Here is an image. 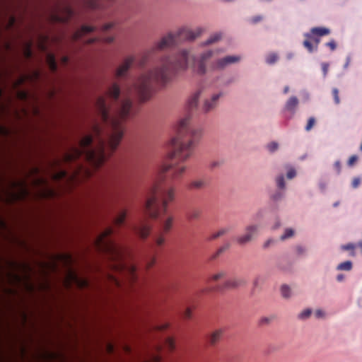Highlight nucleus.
Returning <instances> with one entry per match:
<instances>
[{
  "label": "nucleus",
  "instance_id": "680f3d73",
  "mask_svg": "<svg viewBox=\"0 0 362 362\" xmlns=\"http://www.w3.org/2000/svg\"><path fill=\"white\" fill-rule=\"evenodd\" d=\"M296 250L298 254L301 255L305 252V248L303 246H297Z\"/></svg>",
  "mask_w": 362,
  "mask_h": 362
},
{
  "label": "nucleus",
  "instance_id": "c03bdc74",
  "mask_svg": "<svg viewBox=\"0 0 362 362\" xmlns=\"http://www.w3.org/2000/svg\"><path fill=\"white\" fill-rule=\"evenodd\" d=\"M162 359V356L160 354H155L152 356V358L149 361H145V362H160Z\"/></svg>",
  "mask_w": 362,
  "mask_h": 362
},
{
  "label": "nucleus",
  "instance_id": "72a5a7b5",
  "mask_svg": "<svg viewBox=\"0 0 362 362\" xmlns=\"http://www.w3.org/2000/svg\"><path fill=\"white\" fill-rule=\"evenodd\" d=\"M230 247V244L229 243H226V245H224L223 246L221 247L212 256V259H215L216 258L218 255H220L222 252H223L224 251H226L227 249H228Z\"/></svg>",
  "mask_w": 362,
  "mask_h": 362
},
{
  "label": "nucleus",
  "instance_id": "cd10ccee",
  "mask_svg": "<svg viewBox=\"0 0 362 362\" xmlns=\"http://www.w3.org/2000/svg\"><path fill=\"white\" fill-rule=\"evenodd\" d=\"M221 38V33H217L212 35L204 43V45H210L218 41Z\"/></svg>",
  "mask_w": 362,
  "mask_h": 362
},
{
  "label": "nucleus",
  "instance_id": "49530a36",
  "mask_svg": "<svg viewBox=\"0 0 362 362\" xmlns=\"http://www.w3.org/2000/svg\"><path fill=\"white\" fill-rule=\"evenodd\" d=\"M66 177V173L64 170H62L59 173H57L54 175V177L57 180L63 179V178H65Z\"/></svg>",
  "mask_w": 362,
  "mask_h": 362
},
{
  "label": "nucleus",
  "instance_id": "a211bd4d",
  "mask_svg": "<svg viewBox=\"0 0 362 362\" xmlns=\"http://www.w3.org/2000/svg\"><path fill=\"white\" fill-rule=\"evenodd\" d=\"M223 334V329H218L214 331L209 337V341L211 345L216 344L220 341Z\"/></svg>",
  "mask_w": 362,
  "mask_h": 362
},
{
  "label": "nucleus",
  "instance_id": "338daca9",
  "mask_svg": "<svg viewBox=\"0 0 362 362\" xmlns=\"http://www.w3.org/2000/svg\"><path fill=\"white\" fill-rule=\"evenodd\" d=\"M344 274H340L337 276V280L339 282L342 281L344 280Z\"/></svg>",
  "mask_w": 362,
  "mask_h": 362
},
{
  "label": "nucleus",
  "instance_id": "dca6fc26",
  "mask_svg": "<svg viewBox=\"0 0 362 362\" xmlns=\"http://www.w3.org/2000/svg\"><path fill=\"white\" fill-rule=\"evenodd\" d=\"M95 30V27L90 25H83L80 30H77L74 34V39L75 40H78L81 38V37L87 33H91Z\"/></svg>",
  "mask_w": 362,
  "mask_h": 362
},
{
  "label": "nucleus",
  "instance_id": "4d7b16f0",
  "mask_svg": "<svg viewBox=\"0 0 362 362\" xmlns=\"http://www.w3.org/2000/svg\"><path fill=\"white\" fill-rule=\"evenodd\" d=\"M192 317V311L190 308H187L184 313V317L185 319H190Z\"/></svg>",
  "mask_w": 362,
  "mask_h": 362
},
{
  "label": "nucleus",
  "instance_id": "f8f14e48",
  "mask_svg": "<svg viewBox=\"0 0 362 362\" xmlns=\"http://www.w3.org/2000/svg\"><path fill=\"white\" fill-rule=\"evenodd\" d=\"M257 225H251L246 228L245 233L237 238V242L240 245H244L252 240L258 230Z\"/></svg>",
  "mask_w": 362,
  "mask_h": 362
},
{
  "label": "nucleus",
  "instance_id": "412c9836",
  "mask_svg": "<svg viewBox=\"0 0 362 362\" xmlns=\"http://www.w3.org/2000/svg\"><path fill=\"white\" fill-rule=\"evenodd\" d=\"M127 212L126 211H122L119 213V214L113 218V223L115 226H120L122 225L126 219Z\"/></svg>",
  "mask_w": 362,
  "mask_h": 362
},
{
  "label": "nucleus",
  "instance_id": "774afa93",
  "mask_svg": "<svg viewBox=\"0 0 362 362\" xmlns=\"http://www.w3.org/2000/svg\"><path fill=\"white\" fill-rule=\"evenodd\" d=\"M99 40V38H90L87 41V43L91 44L95 42V41Z\"/></svg>",
  "mask_w": 362,
  "mask_h": 362
},
{
  "label": "nucleus",
  "instance_id": "864d4df0",
  "mask_svg": "<svg viewBox=\"0 0 362 362\" xmlns=\"http://www.w3.org/2000/svg\"><path fill=\"white\" fill-rule=\"evenodd\" d=\"M25 55L27 58H31L33 56V52L30 48V45H28L25 50Z\"/></svg>",
  "mask_w": 362,
  "mask_h": 362
},
{
  "label": "nucleus",
  "instance_id": "e2e57ef3",
  "mask_svg": "<svg viewBox=\"0 0 362 362\" xmlns=\"http://www.w3.org/2000/svg\"><path fill=\"white\" fill-rule=\"evenodd\" d=\"M315 315L317 318L322 317L324 315V313L322 310H318L315 312Z\"/></svg>",
  "mask_w": 362,
  "mask_h": 362
},
{
  "label": "nucleus",
  "instance_id": "bb28decb",
  "mask_svg": "<svg viewBox=\"0 0 362 362\" xmlns=\"http://www.w3.org/2000/svg\"><path fill=\"white\" fill-rule=\"evenodd\" d=\"M281 295L285 298H288L291 296V289L287 285H283L281 288Z\"/></svg>",
  "mask_w": 362,
  "mask_h": 362
},
{
  "label": "nucleus",
  "instance_id": "5701e85b",
  "mask_svg": "<svg viewBox=\"0 0 362 362\" xmlns=\"http://www.w3.org/2000/svg\"><path fill=\"white\" fill-rule=\"evenodd\" d=\"M163 346L169 351H173L175 348L174 339L170 337L165 338L163 341Z\"/></svg>",
  "mask_w": 362,
  "mask_h": 362
},
{
  "label": "nucleus",
  "instance_id": "a18cd8bd",
  "mask_svg": "<svg viewBox=\"0 0 362 362\" xmlns=\"http://www.w3.org/2000/svg\"><path fill=\"white\" fill-rule=\"evenodd\" d=\"M361 184V179L360 177H354L351 182V186L353 188L356 189Z\"/></svg>",
  "mask_w": 362,
  "mask_h": 362
},
{
  "label": "nucleus",
  "instance_id": "37998d69",
  "mask_svg": "<svg viewBox=\"0 0 362 362\" xmlns=\"http://www.w3.org/2000/svg\"><path fill=\"white\" fill-rule=\"evenodd\" d=\"M267 148L270 152H274L278 148V144L272 142L267 145Z\"/></svg>",
  "mask_w": 362,
  "mask_h": 362
},
{
  "label": "nucleus",
  "instance_id": "393cba45",
  "mask_svg": "<svg viewBox=\"0 0 362 362\" xmlns=\"http://www.w3.org/2000/svg\"><path fill=\"white\" fill-rule=\"evenodd\" d=\"M356 248V245L354 243H348L346 245H343L341 246V249L342 250H349L350 251L349 255L351 257L356 256L355 249Z\"/></svg>",
  "mask_w": 362,
  "mask_h": 362
},
{
  "label": "nucleus",
  "instance_id": "3c124183",
  "mask_svg": "<svg viewBox=\"0 0 362 362\" xmlns=\"http://www.w3.org/2000/svg\"><path fill=\"white\" fill-rule=\"evenodd\" d=\"M296 170L293 168H291L288 171L286 176L288 179H292L296 176Z\"/></svg>",
  "mask_w": 362,
  "mask_h": 362
},
{
  "label": "nucleus",
  "instance_id": "8fccbe9b",
  "mask_svg": "<svg viewBox=\"0 0 362 362\" xmlns=\"http://www.w3.org/2000/svg\"><path fill=\"white\" fill-rule=\"evenodd\" d=\"M329 69V64L327 63H322V70L323 72L324 77H325L327 74Z\"/></svg>",
  "mask_w": 362,
  "mask_h": 362
},
{
  "label": "nucleus",
  "instance_id": "473e14b6",
  "mask_svg": "<svg viewBox=\"0 0 362 362\" xmlns=\"http://www.w3.org/2000/svg\"><path fill=\"white\" fill-rule=\"evenodd\" d=\"M230 247V244L229 243H226V245H224L223 246L221 247L212 256V259H215L216 258L218 255H220L222 252H223L224 251H226L227 249H228Z\"/></svg>",
  "mask_w": 362,
  "mask_h": 362
},
{
  "label": "nucleus",
  "instance_id": "ddd939ff",
  "mask_svg": "<svg viewBox=\"0 0 362 362\" xmlns=\"http://www.w3.org/2000/svg\"><path fill=\"white\" fill-rule=\"evenodd\" d=\"M68 281L69 283L75 284L81 288H85L89 286V282L87 279L79 277L77 274L71 270L69 272Z\"/></svg>",
  "mask_w": 362,
  "mask_h": 362
},
{
  "label": "nucleus",
  "instance_id": "39448f33",
  "mask_svg": "<svg viewBox=\"0 0 362 362\" xmlns=\"http://www.w3.org/2000/svg\"><path fill=\"white\" fill-rule=\"evenodd\" d=\"M203 31L201 28L190 30L185 28H179L176 31H170L155 41L153 45L146 49L139 61V66L144 67L158 53L175 47L182 40H193L199 37Z\"/></svg>",
  "mask_w": 362,
  "mask_h": 362
},
{
  "label": "nucleus",
  "instance_id": "c85d7f7f",
  "mask_svg": "<svg viewBox=\"0 0 362 362\" xmlns=\"http://www.w3.org/2000/svg\"><path fill=\"white\" fill-rule=\"evenodd\" d=\"M201 216V211L199 209H193L188 212L187 216L189 219H197Z\"/></svg>",
  "mask_w": 362,
  "mask_h": 362
},
{
  "label": "nucleus",
  "instance_id": "ea45409f",
  "mask_svg": "<svg viewBox=\"0 0 362 362\" xmlns=\"http://www.w3.org/2000/svg\"><path fill=\"white\" fill-rule=\"evenodd\" d=\"M308 39H310L311 41H313L315 43V49L317 50L318 44L320 42V38L318 36L313 35V37H307Z\"/></svg>",
  "mask_w": 362,
  "mask_h": 362
},
{
  "label": "nucleus",
  "instance_id": "7c9ffc66",
  "mask_svg": "<svg viewBox=\"0 0 362 362\" xmlns=\"http://www.w3.org/2000/svg\"><path fill=\"white\" fill-rule=\"evenodd\" d=\"M311 314H312V310L308 308V309L303 310L300 313H299L298 318L300 320H305V319L308 318Z\"/></svg>",
  "mask_w": 362,
  "mask_h": 362
},
{
  "label": "nucleus",
  "instance_id": "0eeeda50",
  "mask_svg": "<svg viewBox=\"0 0 362 362\" xmlns=\"http://www.w3.org/2000/svg\"><path fill=\"white\" fill-rule=\"evenodd\" d=\"M216 50H206L202 52L197 62H194V71L199 75H204L206 72V62L214 55ZM194 61L195 59L194 58Z\"/></svg>",
  "mask_w": 362,
  "mask_h": 362
},
{
  "label": "nucleus",
  "instance_id": "c9c22d12",
  "mask_svg": "<svg viewBox=\"0 0 362 362\" xmlns=\"http://www.w3.org/2000/svg\"><path fill=\"white\" fill-rule=\"evenodd\" d=\"M315 124V119L313 117H311L308 119V123L305 126V131L309 132L312 129V128Z\"/></svg>",
  "mask_w": 362,
  "mask_h": 362
},
{
  "label": "nucleus",
  "instance_id": "c756f323",
  "mask_svg": "<svg viewBox=\"0 0 362 362\" xmlns=\"http://www.w3.org/2000/svg\"><path fill=\"white\" fill-rule=\"evenodd\" d=\"M294 235V230L292 228H286L284 233L281 236L280 239L284 240L291 238Z\"/></svg>",
  "mask_w": 362,
  "mask_h": 362
},
{
  "label": "nucleus",
  "instance_id": "603ef678",
  "mask_svg": "<svg viewBox=\"0 0 362 362\" xmlns=\"http://www.w3.org/2000/svg\"><path fill=\"white\" fill-rule=\"evenodd\" d=\"M230 230V228H221L220 230H218L217 231L218 233V235H219L220 237L221 236H223V235L226 234L227 233H228Z\"/></svg>",
  "mask_w": 362,
  "mask_h": 362
},
{
  "label": "nucleus",
  "instance_id": "423d86ee",
  "mask_svg": "<svg viewBox=\"0 0 362 362\" xmlns=\"http://www.w3.org/2000/svg\"><path fill=\"white\" fill-rule=\"evenodd\" d=\"M122 173V170L117 169L113 172L109 173L101 181L100 185V192L101 194L107 193L115 187L119 182L121 174Z\"/></svg>",
  "mask_w": 362,
  "mask_h": 362
},
{
  "label": "nucleus",
  "instance_id": "de8ad7c7",
  "mask_svg": "<svg viewBox=\"0 0 362 362\" xmlns=\"http://www.w3.org/2000/svg\"><path fill=\"white\" fill-rule=\"evenodd\" d=\"M170 325L169 323H164L160 325H156L155 327L158 331H163L169 327Z\"/></svg>",
  "mask_w": 362,
  "mask_h": 362
},
{
  "label": "nucleus",
  "instance_id": "aec40b11",
  "mask_svg": "<svg viewBox=\"0 0 362 362\" xmlns=\"http://www.w3.org/2000/svg\"><path fill=\"white\" fill-rule=\"evenodd\" d=\"M207 185H208V183H207L206 180H205L204 179H197V180H193L190 183L189 187L192 188V189H202V188L206 187Z\"/></svg>",
  "mask_w": 362,
  "mask_h": 362
},
{
  "label": "nucleus",
  "instance_id": "1a4fd4ad",
  "mask_svg": "<svg viewBox=\"0 0 362 362\" xmlns=\"http://www.w3.org/2000/svg\"><path fill=\"white\" fill-rule=\"evenodd\" d=\"M135 58L134 56L127 57L122 63L118 66L115 71L117 78H122L127 76L128 71L132 67L134 62Z\"/></svg>",
  "mask_w": 362,
  "mask_h": 362
},
{
  "label": "nucleus",
  "instance_id": "6e6d98bb",
  "mask_svg": "<svg viewBox=\"0 0 362 362\" xmlns=\"http://www.w3.org/2000/svg\"><path fill=\"white\" fill-rule=\"evenodd\" d=\"M262 20V17L261 16H254L250 19V22L252 23H257L258 22L261 21Z\"/></svg>",
  "mask_w": 362,
  "mask_h": 362
},
{
  "label": "nucleus",
  "instance_id": "2f4dec72",
  "mask_svg": "<svg viewBox=\"0 0 362 362\" xmlns=\"http://www.w3.org/2000/svg\"><path fill=\"white\" fill-rule=\"evenodd\" d=\"M303 46L308 49L309 52H313L315 49V46L313 45L311 40L310 39L306 38L303 42Z\"/></svg>",
  "mask_w": 362,
  "mask_h": 362
},
{
  "label": "nucleus",
  "instance_id": "a19ab883",
  "mask_svg": "<svg viewBox=\"0 0 362 362\" xmlns=\"http://www.w3.org/2000/svg\"><path fill=\"white\" fill-rule=\"evenodd\" d=\"M358 158L356 155L351 156L347 162L348 165L350 167L353 166L355 164V163L358 160Z\"/></svg>",
  "mask_w": 362,
  "mask_h": 362
},
{
  "label": "nucleus",
  "instance_id": "7ed1b4c3",
  "mask_svg": "<svg viewBox=\"0 0 362 362\" xmlns=\"http://www.w3.org/2000/svg\"><path fill=\"white\" fill-rule=\"evenodd\" d=\"M190 58L189 51L182 49L174 55L164 54L152 68L141 73L133 84V89L141 101L148 100L155 84L165 85L179 71L186 70Z\"/></svg>",
  "mask_w": 362,
  "mask_h": 362
},
{
  "label": "nucleus",
  "instance_id": "4468645a",
  "mask_svg": "<svg viewBox=\"0 0 362 362\" xmlns=\"http://www.w3.org/2000/svg\"><path fill=\"white\" fill-rule=\"evenodd\" d=\"M245 284L246 281L243 278L235 277L227 279L220 288H236Z\"/></svg>",
  "mask_w": 362,
  "mask_h": 362
},
{
  "label": "nucleus",
  "instance_id": "9b49d317",
  "mask_svg": "<svg viewBox=\"0 0 362 362\" xmlns=\"http://www.w3.org/2000/svg\"><path fill=\"white\" fill-rule=\"evenodd\" d=\"M240 59V56H226L217 59L212 65V68L214 69H223L229 64L238 62Z\"/></svg>",
  "mask_w": 362,
  "mask_h": 362
},
{
  "label": "nucleus",
  "instance_id": "f704fd0d",
  "mask_svg": "<svg viewBox=\"0 0 362 362\" xmlns=\"http://www.w3.org/2000/svg\"><path fill=\"white\" fill-rule=\"evenodd\" d=\"M272 317H263L259 319V325L260 326L267 325L272 321Z\"/></svg>",
  "mask_w": 362,
  "mask_h": 362
},
{
  "label": "nucleus",
  "instance_id": "20e7f679",
  "mask_svg": "<svg viewBox=\"0 0 362 362\" xmlns=\"http://www.w3.org/2000/svg\"><path fill=\"white\" fill-rule=\"evenodd\" d=\"M112 233L113 228L108 227L100 234L94 241L96 249L108 256L112 262L113 269L124 274L129 285H143L144 280L140 279L136 266L125 260L127 253L126 248L108 238Z\"/></svg>",
  "mask_w": 362,
  "mask_h": 362
},
{
  "label": "nucleus",
  "instance_id": "f03ea898",
  "mask_svg": "<svg viewBox=\"0 0 362 362\" xmlns=\"http://www.w3.org/2000/svg\"><path fill=\"white\" fill-rule=\"evenodd\" d=\"M132 88H128L127 95L119 102L121 94L119 86L114 83L106 91L105 96H99L95 106L102 121L110 129L103 136L98 125L93 126V134L96 145L91 147L93 137L87 135L79 141V147H72L71 152L66 155L69 161L75 160L83 156L94 168H99L114 153L124 134L122 122L131 115L132 102L129 98Z\"/></svg>",
  "mask_w": 362,
  "mask_h": 362
},
{
  "label": "nucleus",
  "instance_id": "6ab92c4d",
  "mask_svg": "<svg viewBox=\"0 0 362 362\" xmlns=\"http://www.w3.org/2000/svg\"><path fill=\"white\" fill-rule=\"evenodd\" d=\"M200 95L201 90H198L190 97L188 100V107L189 109L195 108L197 106Z\"/></svg>",
  "mask_w": 362,
  "mask_h": 362
},
{
  "label": "nucleus",
  "instance_id": "9d476101",
  "mask_svg": "<svg viewBox=\"0 0 362 362\" xmlns=\"http://www.w3.org/2000/svg\"><path fill=\"white\" fill-rule=\"evenodd\" d=\"M223 95V93L222 92H219L213 94L210 98L206 99L202 106L203 112L208 113L214 110L218 106V100Z\"/></svg>",
  "mask_w": 362,
  "mask_h": 362
},
{
  "label": "nucleus",
  "instance_id": "b1692460",
  "mask_svg": "<svg viewBox=\"0 0 362 362\" xmlns=\"http://www.w3.org/2000/svg\"><path fill=\"white\" fill-rule=\"evenodd\" d=\"M47 60L50 70L53 72L56 71L57 70V64L54 56L52 54H49Z\"/></svg>",
  "mask_w": 362,
  "mask_h": 362
},
{
  "label": "nucleus",
  "instance_id": "f3484780",
  "mask_svg": "<svg viewBox=\"0 0 362 362\" xmlns=\"http://www.w3.org/2000/svg\"><path fill=\"white\" fill-rule=\"evenodd\" d=\"M298 105V100L296 96H291L286 103L285 109L294 113Z\"/></svg>",
  "mask_w": 362,
  "mask_h": 362
},
{
  "label": "nucleus",
  "instance_id": "6e6552de",
  "mask_svg": "<svg viewBox=\"0 0 362 362\" xmlns=\"http://www.w3.org/2000/svg\"><path fill=\"white\" fill-rule=\"evenodd\" d=\"M132 230L141 238L146 239L151 233V226L146 218H143L132 226Z\"/></svg>",
  "mask_w": 362,
  "mask_h": 362
},
{
  "label": "nucleus",
  "instance_id": "4c0bfd02",
  "mask_svg": "<svg viewBox=\"0 0 362 362\" xmlns=\"http://www.w3.org/2000/svg\"><path fill=\"white\" fill-rule=\"evenodd\" d=\"M332 95L334 100V103L338 105L340 103V99L339 96V90L337 88L332 89Z\"/></svg>",
  "mask_w": 362,
  "mask_h": 362
},
{
  "label": "nucleus",
  "instance_id": "58836bf2",
  "mask_svg": "<svg viewBox=\"0 0 362 362\" xmlns=\"http://www.w3.org/2000/svg\"><path fill=\"white\" fill-rule=\"evenodd\" d=\"M276 183L279 188H284L285 187V182H284V177L283 175H281L277 177L276 179Z\"/></svg>",
  "mask_w": 362,
  "mask_h": 362
},
{
  "label": "nucleus",
  "instance_id": "052dcab7",
  "mask_svg": "<svg viewBox=\"0 0 362 362\" xmlns=\"http://www.w3.org/2000/svg\"><path fill=\"white\" fill-rule=\"evenodd\" d=\"M115 38L112 36L106 37L103 38V41L106 43H111L114 41Z\"/></svg>",
  "mask_w": 362,
  "mask_h": 362
},
{
  "label": "nucleus",
  "instance_id": "79ce46f5",
  "mask_svg": "<svg viewBox=\"0 0 362 362\" xmlns=\"http://www.w3.org/2000/svg\"><path fill=\"white\" fill-rule=\"evenodd\" d=\"M221 163L218 160H213L209 163V168L211 170H213L214 168H218L221 165Z\"/></svg>",
  "mask_w": 362,
  "mask_h": 362
},
{
  "label": "nucleus",
  "instance_id": "f257e3e1",
  "mask_svg": "<svg viewBox=\"0 0 362 362\" xmlns=\"http://www.w3.org/2000/svg\"><path fill=\"white\" fill-rule=\"evenodd\" d=\"M201 136V129L192 127L188 118L180 122L177 136L169 142L166 160L159 167L157 178L148 192L145 214L151 218H160L161 231L153 237L154 243L149 246L145 259L146 269L156 262L155 245L160 247L164 244L165 238L161 233H168L173 228L174 217L171 215L162 216L167 213L168 204L175 199V187L171 181L180 179L185 172L186 166L182 163L191 157Z\"/></svg>",
  "mask_w": 362,
  "mask_h": 362
},
{
  "label": "nucleus",
  "instance_id": "4be33fe9",
  "mask_svg": "<svg viewBox=\"0 0 362 362\" xmlns=\"http://www.w3.org/2000/svg\"><path fill=\"white\" fill-rule=\"evenodd\" d=\"M227 275V272L225 270H219L216 273L212 274L209 281H218L219 280L223 279Z\"/></svg>",
  "mask_w": 362,
  "mask_h": 362
},
{
  "label": "nucleus",
  "instance_id": "69168bd1",
  "mask_svg": "<svg viewBox=\"0 0 362 362\" xmlns=\"http://www.w3.org/2000/svg\"><path fill=\"white\" fill-rule=\"evenodd\" d=\"M219 237H220V236H219V235H218V233H217V232H216V233H213V234L209 237V239L210 240H215V239H216V238H219Z\"/></svg>",
  "mask_w": 362,
  "mask_h": 362
},
{
  "label": "nucleus",
  "instance_id": "a878e982",
  "mask_svg": "<svg viewBox=\"0 0 362 362\" xmlns=\"http://www.w3.org/2000/svg\"><path fill=\"white\" fill-rule=\"evenodd\" d=\"M337 270L340 271H350L352 269V262L351 261H345L338 264Z\"/></svg>",
  "mask_w": 362,
  "mask_h": 362
},
{
  "label": "nucleus",
  "instance_id": "2eb2a0df",
  "mask_svg": "<svg viewBox=\"0 0 362 362\" xmlns=\"http://www.w3.org/2000/svg\"><path fill=\"white\" fill-rule=\"evenodd\" d=\"M329 33H330V30H329V29H328L327 28L316 27V28H313L310 30V33H305L304 36L305 37H313V35H316V36H318L320 37L322 36L327 35Z\"/></svg>",
  "mask_w": 362,
  "mask_h": 362
},
{
  "label": "nucleus",
  "instance_id": "0e129e2a",
  "mask_svg": "<svg viewBox=\"0 0 362 362\" xmlns=\"http://www.w3.org/2000/svg\"><path fill=\"white\" fill-rule=\"evenodd\" d=\"M273 242H274V241H273V240H271V239H270V240H267V241L264 243V244L263 247H264V248H267V247L270 245V244H272Z\"/></svg>",
  "mask_w": 362,
  "mask_h": 362
},
{
  "label": "nucleus",
  "instance_id": "5fc2aeb1",
  "mask_svg": "<svg viewBox=\"0 0 362 362\" xmlns=\"http://www.w3.org/2000/svg\"><path fill=\"white\" fill-rule=\"evenodd\" d=\"M326 46L329 47L332 51H334L337 47V45H336L334 40H333L327 42Z\"/></svg>",
  "mask_w": 362,
  "mask_h": 362
},
{
  "label": "nucleus",
  "instance_id": "13d9d810",
  "mask_svg": "<svg viewBox=\"0 0 362 362\" xmlns=\"http://www.w3.org/2000/svg\"><path fill=\"white\" fill-rule=\"evenodd\" d=\"M334 167L335 170H337V174H339L340 172H341V163H340V161L337 160L334 163Z\"/></svg>",
  "mask_w": 362,
  "mask_h": 362
},
{
  "label": "nucleus",
  "instance_id": "bf43d9fd",
  "mask_svg": "<svg viewBox=\"0 0 362 362\" xmlns=\"http://www.w3.org/2000/svg\"><path fill=\"white\" fill-rule=\"evenodd\" d=\"M97 1L98 0H89V6L92 8H97L98 6Z\"/></svg>",
  "mask_w": 362,
  "mask_h": 362
},
{
  "label": "nucleus",
  "instance_id": "e433bc0d",
  "mask_svg": "<svg viewBox=\"0 0 362 362\" xmlns=\"http://www.w3.org/2000/svg\"><path fill=\"white\" fill-rule=\"evenodd\" d=\"M278 57L276 54L272 53L268 55L266 62L267 64H272L277 61Z\"/></svg>",
  "mask_w": 362,
  "mask_h": 362
},
{
  "label": "nucleus",
  "instance_id": "09e8293b",
  "mask_svg": "<svg viewBox=\"0 0 362 362\" xmlns=\"http://www.w3.org/2000/svg\"><path fill=\"white\" fill-rule=\"evenodd\" d=\"M115 26L114 23H108L103 25L102 30L103 31H107L111 28H112Z\"/></svg>",
  "mask_w": 362,
  "mask_h": 362
}]
</instances>
